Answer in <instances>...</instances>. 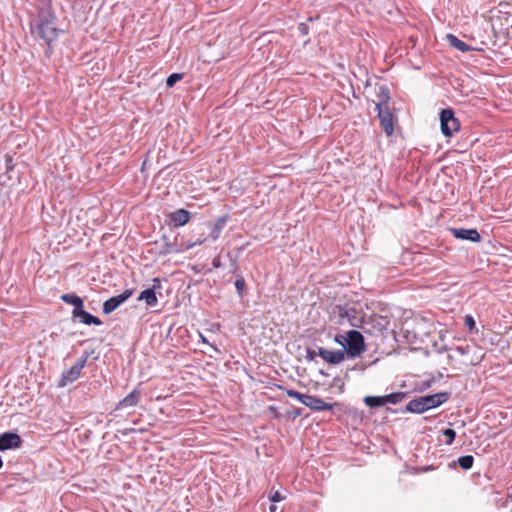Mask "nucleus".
I'll use <instances>...</instances> for the list:
<instances>
[{
  "mask_svg": "<svg viewBox=\"0 0 512 512\" xmlns=\"http://www.w3.org/2000/svg\"><path fill=\"white\" fill-rule=\"evenodd\" d=\"M378 97L379 101L376 103L375 109L378 114L380 126L387 136H391L394 132V116L388 107L390 96L385 86L379 88Z\"/></svg>",
  "mask_w": 512,
  "mask_h": 512,
  "instance_id": "nucleus-4",
  "label": "nucleus"
},
{
  "mask_svg": "<svg viewBox=\"0 0 512 512\" xmlns=\"http://www.w3.org/2000/svg\"><path fill=\"white\" fill-rule=\"evenodd\" d=\"M226 217L219 218L213 225V228L209 234V237L215 241L220 237V234L226 224Z\"/></svg>",
  "mask_w": 512,
  "mask_h": 512,
  "instance_id": "nucleus-20",
  "label": "nucleus"
},
{
  "mask_svg": "<svg viewBox=\"0 0 512 512\" xmlns=\"http://www.w3.org/2000/svg\"><path fill=\"white\" fill-rule=\"evenodd\" d=\"M60 298L63 302L73 305V310H79L80 308L84 307L83 299L75 293H66L61 295Z\"/></svg>",
  "mask_w": 512,
  "mask_h": 512,
  "instance_id": "nucleus-19",
  "label": "nucleus"
},
{
  "mask_svg": "<svg viewBox=\"0 0 512 512\" xmlns=\"http://www.w3.org/2000/svg\"><path fill=\"white\" fill-rule=\"evenodd\" d=\"M245 285H246V283H245L244 277L239 276V277L236 278L235 288H236L237 293L239 294V296H242V291L245 288Z\"/></svg>",
  "mask_w": 512,
  "mask_h": 512,
  "instance_id": "nucleus-27",
  "label": "nucleus"
},
{
  "mask_svg": "<svg viewBox=\"0 0 512 512\" xmlns=\"http://www.w3.org/2000/svg\"><path fill=\"white\" fill-rule=\"evenodd\" d=\"M318 355L330 364H339L345 358V352L342 350L330 351L323 347L318 348Z\"/></svg>",
  "mask_w": 512,
  "mask_h": 512,
  "instance_id": "nucleus-15",
  "label": "nucleus"
},
{
  "mask_svg": "<svg viewBox=\"0 0 512 512\" xmlns=\"http://www.w3.org/2000/svg\"><path fill=\"white\" fill-rule=\"evenodd\" d=\"M208 346H211V348H214V350H217V347H214V345H211V343L208 342Z\"/></svg>",
  "mask_w": 512,
  "mask_h": 512,
  "instance_id": "nucleus-39",
  "label": "nucleus"
},
{
  "mask_svg": "<svg viewBox=\"0 0 512 512\" xmlns=\"http://www.w3.org/2000/svg\"><path fill=\"white\" fill-rule=\"evenodd\" d=\"M212 266L214 268H220L222 266V263H221V260L219 257H215L213 260H212Z\"/></svg>",
  "mask_w": 512,
  "mask_h": 512,
  "instance_id": "nucleus-34",
  "label": "nucleus"
},
{
  "mask_svg": "<svg viewBox=\"0 0 512 512\" xmlns=\"http://www.w3.org/2000/svg\"><path fill=\"white\" fill-rule=\"evenodd\" d=\"M182 78H183V74H181V73H172L166 79V86L167 87H173Z\"/></svg>",
  "mask_w": 512,
  "mask_h": 512,
  "instance_id": "nucleus-25",
  "label": "nucleus"
},
{
  "mask_svg": "<svg viewBox=\"0 0 512 512\" xmlns=\"http://www.w3.org/2000/svg\"><path fill=\"white\" fill-rule=\"evenodd\" d=\"M511 339H512V329H511Z\"/></svg>",
  "mask_w": 512,
  "mask_h": 512,
  "instance_id": "nucleus-42",
  "label": "nucleus"
},
{
  "mask_svg": "<svg viewBox=\"0 0 512 512\" xmlns=\"http://www.w3.org/2000/svg\"><path fill=\"white\" fill-rule=\"evenodd\" d=\"M450 232L452 235L461 240H469L472 242H479L481 239V236L479 232L474 228H451Z\"/></svg>",
  "mask_w": 512,
  "mask_h": 512,
  "instance_id": "nucleus-14",
  "label": "nucleus"
},
{
  "mask_svg": "<svg viewBox=\"0 0 512 512\" xmlns=\"http://www.w3.org/2000/svg\"><path fill=\"white\" fill-rule=\"evenodd\" d=\"M465 325L469 328L470 331L476 328V323L474 318L471 315H466L464 318Z\"/></svg>",
  "mask_w": 512,
  "mask_h": 512,
  "instance_id": "nucleus-28",
  "label": "nucleus"
},
{
  "mask_svg": "<svg viewBox=\"0 0 512 512\" xmlns=\"http://www.w3.org/2000/svg\"><path fill=\"white\" fill-rule=\"evenodd\" d=\"M269 499L272 503H277V502H280L284 499V497L280 494L279 491H274L271 493V495L269 496Z\"/></svg>",
  "mask_w": 512,
  "mask_h": 512,
  "instance_id": "nucleus-29",
  "label": "nucleus"
},
{
  "mask_svg": "<svg viewBox=\"0 0 512 512\" xmlns=\"http://www.w3.org/2000/svg\"><path fill=\"white\" fill-rule=\"evenodd\" d=\"M22 439L17 433L5 432L0 435V451L20 448Z\"/></svg>",
  "mask_w": 512,
  "mask_h": 512,
  "instance_id": "nucleus-9",
  "label": "nucleus"
},
{
  "mask_svg": "<svg viewBox=\"0 0 512 512\" xmlns=\"http://www.w3.org/2000/svg\"><path fill=\"white\" fill-rule=\"evenodd\" d=\"M200 338H201V342H202V343H204V344H208L207 339H206L202 334H200Z\"/></svg>",
  "mask_w": 512,
  "mask_h": 512,
  "instance_id": "nucleus-37",
  "label": "nucleus"
},
{
  "mask_svg": "<svg viewBox=\"0 0 512 512\" xmlns=\"http://www.w3.org/2000/svg\"><path fill=\"white\" fill-rule=\"evenodd\" d=\"M90 354L84 352L82 357L67 371L63 372L59 381V386L64 387L67 384L73 383L80 376L82 369L85 367Z\"/></svg>",
  "mask_w": 512,
  "mask_h": 512,
  "instance_id": "nucleus-6",
  "label": "nucleus"
},
{
  "mask_svg": "<svg viewBox=\"0 0 512 512\" xmlns=\"http://www.w3.org/2000/svg\"><path fill=\"white\" fill-rule=\"evenodd\" d=\"M13 168V165H12V159L11 158H8L7 159V163H6V169L7 171L11 170Z\"/></svg>",
  "mask_w": 512,
  "mask_h": 512,
  "instance_id": "nucleus-35",
  "label": "nucleus"
},
{
  "mask_svg": "<svg viewBox=\"0 0 512 512\" xmlns=\"http://www.w3.org/2000/svg\"><path fill=\"white\" fill-rule=\"evenodd\" d=\"M316 356H319V355H318V351H315V350L310 349V348H308V349H307V356H306V358H307L309 361L314 360Z\"/></svg>",
  "mask_w": 512,
  "mask_h": 512,
  "instance_id": "nucleus-32",
  "label": "nucleus"
},
{
  "mask_svg": "<svg viewBox=\"0 0 512 512\" xmlns=\"http://www.w3.org/2000/svg\"><path fill=\"white\" fill-rule=\"evenodd\" d=\"M286 394L291 397V398H295L297 399L298 401H300L302 404H304L306 402V396L307 394H302L296 390H293V389H287L286 390Z\"/></svg>",
  "mask_w": 512,
  "mask_h": 512,
  "instance_id": "nucleus-24",
  "label": "nucleus"
},
{
  "mask_svg": "<svg viewBox=\"0 0 512 512\" xmlns=\"http://www.w3.org/2000/svg\"><path fill=\"white\" fill-rule=\"evenodd\" d=\"M304 405L313 411L320 412V411L332 410L333 407L338 404L337 403H327L323 399H321L317 396L307 394L306 402L304 403Z\"/></svg>",
  "mask_w": 512,
  "mask_h": 512,
  "instance_id": "nucleus-11",
  "label": "nucleus"
},
{
  "mask_svg": "<svg viewBox=\"0 0 512 512\" xmlns=\"http://www.w3.org/2000/svg\"><path fill=\"white\" fill-rule=\"evenodd\" d=\"M440 127L445 136H452L453 133L459 131L460 122L455 117V113L451 108L442 109L440 112Z\"/></svg>",
  "mask_w": 512,
  "mask_h": 512,
  "instance_id": "nucleus-5",
  "label": "nucleus"
},
{
  "mask_svg": "<svg viewBox=\"0 0 512 512\" xmlns=\"http://www.w3.org/2000/svg\"><path fill=\"white\" fill-rule=\"evenodd\" d=\"M183 251H185V247H179L176 243L171 242L166 235L162 236L158 252L160 256L176 254Z\"/></svg>",
  "mask_w": 512,
  "mask_h": 512,
  "instance_id": "nucleus-16",
  "label": "nucleus"
},
{
  "mask_svg": "<svg viewBox=\"0 0 512 512\" xmlns=\"http://www.w3.org/2000/svg\"><path fill=\"white\" fill-rule=\"evenodd\" d=\"M170 223L175 227L187 224L190 220V212L185 209H178L170 214Z\"/></svg>",
  "mask_w": 512,
  "mask_h": 512,
  "instance_id": "nucleus-17",
  "label": "nucleus"
},
{
  "mask_svg": "<svg viewBox=\"0 0 512 512\" xmlns=\"http://www.w3.org/2000/svg\"><path fill=\"white\" fill-rule=\"evenodd\" d=\"M133 294L132 289H126L121 294L113 296L103 303V313L108 315L125 303Z\"/></svg>",
  "mask_w": 512,
  "mask_h": 512,
  "instance_id": "nucleus-7",
  "label": "nucleus"
},
{
  "mask_svg": "<svg viewBox=\"0 0 512 512\" xmlns=\"http://www.w3.org/2000/svg\"><path fill=\"white\" fill-rule=\"evenodd\" d=\"M407 396L405 392H394L383 396L384 405L387 403L398 404L402 402Z\"/></svg>",
  "mask_w": 512,
  "mask_h": 512,
  "instance_id": "nucleus-21",
  "label": "nucleus"
},
{
  "mask_svg": "<svg viewBox=\"0 0 512 512\" xmlns=\"http://www.w3.org/2000/svg\"><path fill=\"white\" fill-rule=\"evenodd\" d=\"M474 463V457L472 455H464L457 459V464L463 469V470H469L472 468Z\"/></svg>",
  "mask_w": 512,
  "mask_h": 512,
  "instance_id": "nucleus-23",
  "label": "nucleus"
},
{
  "mask_svg": "<svg viewBox=\"0 0 512 512\" xmlns=\"http://www.w3.org/2000/svg\"><path fill=\"white\" fill-rule=\"evenodd\" d=\"M442 434L446 437V440H445L446 445H451L453 443V441L455 440L456 432H455V430H453L451 428L444 429Z\"/></svg>",
  "mask_w": 512,
  "mask_h": 512,
  "instance_id": "nucleus-26",
  "label": "nucleus"
},
{
  "mask_svg": "<svg viewBox=\"0 0 512 512\" xmlns=\"http://www.w3.org/2000/svg\"><path fill=\"white\" fill-rule=\"evenodd\" d=\"M457 350L461 353V354H465L466 351L463 347H458Z\"/></svg>",
  "mask_w": 512,
  "mask_h": 512,
  "instance_id": "nucleus-38",
  "label": "nucleus"
},
{
  "mask_svg": "<svg viewBox=\"0 0 512 512\" xmlns=\"http://www.w3.org/2000/svg\"><path fill=\"white\" fill-rule=\"evenodd\" d=\"M208 346H211V348H214V350H217V347H214V345H211V343L208 342Z\"/></svg>",
  "mask_w": 512,
  "mask_h": 512,
  "instance_id": "nucleus-40",
  "label": "nucleus"
},
{
  "mask_svg": "<svg viewBox=\"0 0 512 512\" xmlns=\"http://www.w3.org/2000/svg\"><path fill=\"white\" fill-rule=\"evenodd\" d=\"M446 40L449 43V45L461 52H468L473 50L467 43L460 40L458 37H456L453 34H447Z\"/></svg>",
  "mask_w": 512,
  "mask_h": 512,
  "instance_id": "nucleus-18",
  "label": "nucleus"
},
{
  "mask_svg": "<svg viewBox=\"0 0 512 512\" xmlns=\"http://www.w3.org/2000/svg\"><path fill=\"white\" fill-rule=\"evenodd\" d=\"M276 510H277V506L275 505V503H273L269 506V512H276Z\"/></svg>",
  "mask_w": 512,
  "mask_h": 512,
  "instance_id": "nucleus-36",
  "label": "nucleus"
},
{
  "mask_svg": "<svg viewBox=\"0 0 512 512\" xmlns=\"http://www.w3.org/2000/svg\"><path fill=\"white\" fill-rule=\"evenodd\" d=\"M301 412H302V409H300V408H295V409H293V410L289 413V415H290V417H292L293 419H295V418H297V417L301 416V414H302Z\"/></svg>",
  "mask_w": 512,
  "mask_h": 512,
  "instance_id": "nucleus-33",
  "label": "nucleus"
},
{
  "mask_svg": "<svg viewBox=\"0 0 512 512\" xmlns=\"http://www.w3.org/2000/svg\"><path fill=\"white\" fill-rule=\"evenodd\" d=\"M57 17L52 12L48 3H44L43 7L39 8L37 19L31 23L32 34L43 40L47 46V53H51L52 43L57 40L63 30L59 29L56 25Z\"/></svg>",
  "mask_w": 512,
  "mask_h": 512,
  "instance_id": "nucleus-1",
  "label": "nucleus"
},
{
  "mask_svg": "<svg viewBox=\"0 0 512 512\" xmlns=\"http://www.w3.org/2000/svg\"><path fill=\"white\" fill-rule=\"evenodd\" d=\"M161 288V283L158 278L153 279V287L143 290L137 300L138 301H145L147 306L149 307H155L158 303V299L155 293L156 289Z\"/></svg>",
  "mask_w": 512,
  "mask_h": 512,
  "instance_id": "nucleus-10",
  "label": "nucleus"
},
{
  "mask_svg": "<svg viewBox=\"0 0 512 512\" xmlns=\"http://www.w3.org/2000/svg\"><path fill=\"white\" fill-rule=\"evenodd\" d=\"M298 30L301 35H307L309 33V26L306 23H300L298 25Z\"/></svg>",
  "mask_w": 512,
  "mask_h": 512,
  "instance_id": "nucleus-31",
  "label": "nucleus"
},
{
  "mask_svg": "<svg viewBox=\"0 0 512 512\" xmlns=\"http://www.w3.org/2000/svg\"><path fill=\"white\" fill-rule=\"evenodd\" d=\"M205 240H206L205 238H198L194 242H189V243L186 244L185 250H189V249L195 247L196 245H201V244H203L205 242Z\"/></svg>",
  "mask_w": 512,
  "mask_h": 512,
  "instance_id": "nucleus-30",
  "label": "nucleus"
},
{
  "mask_svg": "<svg viewBox=\"0 0 512 512\" xmlns=\"http://www.w3.org/2000/svg\"><path fill=\"white\" fill-rule=\"evenodd\" d=\"M339 316L346 320L352 327H361L364 322L362 314L355 307H346L339 309Z\"/></svg>",
  "mask_w": 512,
  "mask_h": 512,
  "instance_id": "nucleus-8",
  "label": "nucleus"
},
{
  "mask_svg": "<svg viewBox=\"0 0 512 512\" xmlns=\"http://www.w3.org/2000/svg\"><path fill=\"white\" fill-rule=\"evenodd\" d=\"M142 392L139 387L134 388L127 396L120 400L116 405V410H121L138 405Z\"/></svg>",
  "mask_w": 512,
  "mask_h": 512,
  "instance_id": "nucleus-12",
  "label": "nucleus"
},
{
  "mask_svg": "<svg viewBox=\"0 0 512 512\" xmlns=\"http://www.w3.org/2000/svg\"><path fill=\"white\" fill-rule=\"evenodd\" d=\"M76 319L85 325L99 326L102 324V321L98 317L84 310V307L80 308L79 310H72V320L75 321Z\"/></svg>",
  "mask_w": 512,
  "mask_h": 512,
  "instance_id": "nucleus-13",
  "label": "nucleus"
},
{
  "mask_svg": "<svg viewBox=\"0 0 512 512\" xmlns=\"http://www.w3.org/2000/svg\"><path fill=\"white\" fill-rule=\"evenodd\" d=\"M334 341L344 348L347 356L355 358L365 351L363 335L357 330H350L346 334H337Z\"/></svg>",
  "mask_w": 512,
  "mask_h": 512,
  "instance_id": "nucleus-3",
  "label": "nucleus"
},
{
  "mask_svg": "<svg viewBox=\"0 0 512 512\" xmlns=\"http://www.w3.org/2000/svg\"><path fill=\"white\" fill-rule=\"evenodd\" d=\"M364 403L370 408H378L384 406L383 396H366Z\"/></svg>",
  "mask_w": 512,
  "mask_h": 512,
  "instance_id": "nucleus-22",
  "label": "nucleus"
},
{
  "mask_svg": "<svg viewBox=\"0 0 512 512\" xmlns=\"http://www.w3.org/2000/svg\"><path fill=\"white\" fill-rule=\"evenodd\" d=\"M208 346H211V348H214V350H217V347H214V345H211V343L208 342Z\"/></svg>",
  "mask_w": 512,
  "mask_h": 512,
  "instance_id": "nucleus-41",
  "label": "nucleus"
},
{
  "mask_svg": "<svg viewBox=\"0 0 512 512\" xmlns=\"http://www.w3.org/2000/svg\"><path fill=\"white\" fill-rule=\"evenodd\" d=\"M450 393L439 392L430 395L416 397L410 400L403 412L422 414L430 409L439 407L449 399Z\"/></svg>",
  "mask_w": 512,
  "mask_h": 512,
  "instance_id": "nucleus-2",
  "label": "nucleus"
}]
</instances>
